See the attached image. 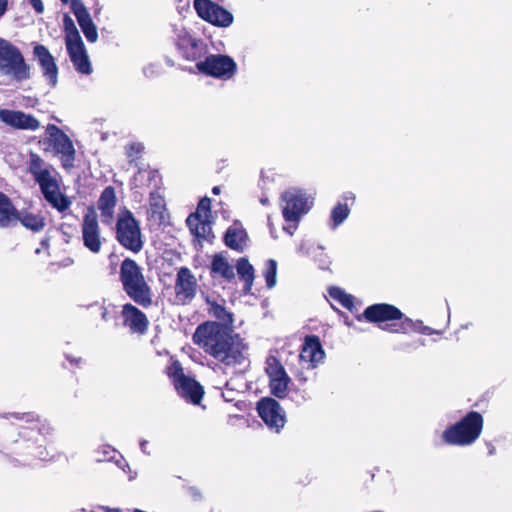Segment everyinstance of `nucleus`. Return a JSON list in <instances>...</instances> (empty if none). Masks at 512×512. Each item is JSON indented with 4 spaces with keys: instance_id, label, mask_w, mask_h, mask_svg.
Masks as SVG:
<instances>
[{
    "instance_id": "obj_1",
    "label": "nucleus",
    "mask_w": 512,
    "mask_h": 512,
    "mask_svg": "<svg viewBox=\"0 0 512 512\" xmlns=\"http://www.w3.org/2000/svg\"><path fill=\"white\" fill-rule=\"evenodd\" d=\"M212 313L220 322L200 324L193 334V342L226 366L247 367L248 346L233 330V315L220 305L213 306Z\"/></svg>"
},
{
    "instance_id": "obj_2",
    "label": "nucleus",
    "mask_w": 512,
    "mask_h": 512,
    "mask_svg": "<svg viewBox=\"0 0 512 512\" xmlns=\"http://www.w3.org/2000/svg\"><path fill=\"white\" fill-rule=\"evenodd\" d=\"M120 281L127 296L136 304L147 308L153 302V293L141 267L132 259L126 258L120 265Z\"/></svg>"
},
{
    "instance_id": "obj_3",
    "label": "nucleus",
    "mask_w": 512,
    "mask_h": 512,
    "mask_svg": "<svg viewBox=\"0 0 512 512\" xmlns=\"http://www.w3.org/2000/svg\"><path fill=\"white\" fill-rule=\"evenodd\" d=\"M483 426V416L477 411H470L459 421L448 426L443 431L441 438L445 444L450 446H471L479 439Z\"/></svg>"
},
{
    "instance_id": "obj_4",
    "label": "nucleus",
    "mask_w": 512,
    "mask_h": 512,
    "mask_svg": "<svg viewBox=\"0 0 512 512\" xmlns=\"http://www.w3.org/2000/svg\"><path fill=\"white\" fill-rule=\"evenodd\" d=\"M313 206V197L302 189L292 188L281 196L282 215L286 222L283 230L293 235L298 224Z\"/></svg>"
},
{
    "instance_id": "obj_5",
    "label": "nucleus",
    "mask_w": 512,
    "mask_h": 512,
    "mask_svg": "<svg viewBox=\"0 0 512 512\" xmlns=\"http://www.w3.org/2000/svg\"><path fill=\"white\" fill-rule=\"evenodd\" d=\"M0 74L17 82L31 77V68L19 48L3 38H0Z\"/></svg>"
},
{
    "instance_id": "obj_6",
    "label": "nucleus",
    "mask_w": 512,
    "mask_h": 512,
    "mask_svg": "<svg viewBox=\"0 0 512 512\" xmlns=\"http://www.w3.org/2000/svg\"><path fill=\"white\" fill-rule=\"evenodd\" d=\"M115 238L127 250L138 253L143 248L139 222L126 207H121L115 224Z\"/></svg>"
},
{
    "instance_id": "obj_7",
    "label": "nucleus",
    "mask_w": 512,
    "mask_h": 512,
    "mask_svg": "<svg viewBox=\"0 0 512 512\" xmlns=\"http://www.w3.org/2000/svg\"><path fill=\"white\" fill-rule=\"evenodd\" d=\"M168 376L171 378L177 393L193 405H200L204 389L195 379L187 376L178 361L168 367Z\"/></svg>"
},
{
    "instance_id": "obj_8",
    "label": "nucleus",
    "mask_w": 512,
    "mask_h": 512,
    "mask_svg": "<svg viewBox=\"0 0 512 512\" xmlns=\"http://www.w3.org/2000/svg\"><path fill=\"white\" fill-rule=\"evenodd\" d=\"M35 182L39 185L44 199L58 212L64 213L70 208L72 202L61 192V178L55 168L38 178Z\"/></svg>"
},
{
    "instance_id": "obj_9",
    "label": "nucleus",
    "mask_w": 512,
    "mask_h": 512,
    "mask_svg": "<svg viewBox=\"0 0 512 512\" xmlns=\"http://www.w3.org/2000/svg\"><path fill=\"white\" fill-rule=\"evenodd\" d=\"M173 40L181 56L188 61L200 59L206 52L204 42L192 34L182 23L172 25Z\"/></svg>"
},
{
    "instance_id": "obj_10",
    "label": "nucleus",
    "mask_w": 512,
    "mask_h": 512,
    "mask_svg": "<svg viewBox=\"0 0 512 512\" xmlns=\"http://www.w3.org/2000/svg\"><path fill=\"white\" fill-rule=\"evenodd\" d=\"M45 132L54 153L60 157L63 168H72L76 152L70 137L54 124H48Z\"/></svg>"
},
{
    "instance_id": "obj_11",
    "label": "nucleus",
    "mask_w": 512,
    "mask_h": 512,
    "mask_svg": "<svg viewBox=\"0 0 512 512\" xmlns=\"http://www.w3.org/2000/svg\"><path fill=\"white\" fill-rule=\"evenodd\" d=\"M197 69L206 75L222 80L231 79L237 71L236 62L227 55H209L203 61L196 63Z\"/></svg>"
},
{
    "instance_id": "obj_12",
    "label": "nucleus",
    "mask_w": 512,
    "mask_h": 512,
    "mask_svg": "<svg viewBox=\"0 0 512 512\" xmlns=\"http://www.w3.org/2000/svg\"><path fill=\"white\" fill-rule=\"evenodd\" d=\"M82 242L92 254H99L105 238L101 235L98 217L94 208H89L83 216L81 223Z\"/></svg>"
},
{
    "instance_id": "obj_13",
    "label": "nucleus",
    "mask_w": 512,
    "mask_h": 512,
    "mask_svg": "<svg viewBox=\"0 0 512 512\" xmlns=\"http://www.w3.org/2000/svg\"><path fill=\"white\" fill-rule=\"evenodd\" d=\"M362 317L370 323L378 324L380 329L388 332L386 327L401 322L403 313L394 305L377 303L366 307ZM358 319L360 320L361 316Z\"/></svg>"
},
{
    "instance_id": "obj_14",
    "label": "nucleus",
    "mask_w": 512,
    "mask_h": 512,
    "mask_svg": "<svg viewBox=\"0 0 512 512\" xmlns=\"http://www.w3.org/2000/svg\"><path fill=\"white\" fill-rule=\"evenodd\" d=\"M194 8L201 19L214 26L227 28L233 24V14L211 0H194Z\"/></svg>"
},
{
    "instance_id": "obj_15",
    "label": "nucleus",
    "mask_w": 512,
    "mask_h": 512,
    "mask_svg": "<svg viewBox=\"0 0 512 512\" xmlns=\"http://www.w3.org/2000/svg\"><path fill=\"white\" fill-rule=\"evenodd\" d=\"M265 371L269 377V388L275 397L284 398L287 395L291 381L281 362L274 356L266 359Z\"/></svg>"
},
{
    "instance_id": "obj_16",
    "label": "nucleus",
    "mask_w": 512,
    "mask_h": 512,
    "mask_svg": "<svg viewBox=\"0 0 512 512\" xmlns=\"http://www.w3.org/2000/svg\"><path fill=\"white\" fill-rule=\"evenodd\" d=\"M257 411L263 422L275 432H279L285 425V411L273 398H262L257 403Z\"/></svg>"
},
{
    "instance_id": "obj_17",
    "label": "nucleus",
    "mask_w": 512,
    "mask_h": 512,
    "mask_svg": "<svg viewBox=\"0 0 512 512\" xmlns=\"http://www.w3.org/2000/svg\"><path fill=\"white\" fill-rule=\"evenodd\" d=\"M197 290V280L192 272L187 267H181L176 276L174 286L175 301L178 304L186 305L190 303Z\"/></svg>"
},
{
    "instance_id": "obj_18",
    "label": "nucleus",
    "mask_w": 512,
    "mask_h": 512,
    "mask_svg": "<svg viewBox=\"0 0 512 512\" xmlns=\"http://www.w3.org/2000/svg\"><path fill=\"white\" fill-rule=\"evenodd\" d=\"M33 55L41 69L42 76L47 84L54 88L58 83V66L55 58L49 50L42 44H35Z\"/></svg>"
},
{
    "instance_id": "obj_19",
    "label": "nucleus",
    "mask_w": 512,
    "mask_h": 512,
    "mask_svg": "<svg viewBox=\"0 0 512 512\" xmlns=\"http://www.w3.org/2000/svg\"><path fill=\"white\" fill-rule=\"evenodd\" d=\"M325 358L320 339L317 336H307L302 346L299 359L303 368L314 369Z\"/></svg>"
},
{
    "instance_id": "obj_20",
    "label": "nucleus",
    "mask_w": 512,
    "mask_h": 512,
    "mask_svg": "<svg viewBox=\"0 0 512 512\" xmlns=\"http://www.w3.org/2000/svg\"><path fill=\"white\" fill-rule=\"evenodd\" d=\"M121 318L123 326L133 334H144L149 325L147 316L136 306L126 303L122 306Z\"/></svg>"
},
{
    "instance_id": "obj_21",
    "label": "nucleus",
    "mask_w": 512,
    "mask_h": 512,
    "mask_svg": "<svg viewBox=\"0 0 512 512\" xmlns=\"http://www.w3.org/2000/svg\"><path fill=\"white\" fill-rule=\"evenodd\" d=\"M0 120L19 130L35 131L40 127V122L33 115L18 110L1 109Z\"/></svg>"
},
{
    "instance_id": "obj_22",
    "label": "nucleus",
    "mask_w": 512,
    "mask_h": 512,
    "mask_svg": "<svg viewBox=\"0 0 512 512\" xmlns=\"http://www.w3.org/2000/svg\"><path fill=\"white\" fill-rule=\"evenodd\" d=\"M71 10L87 41L95 43L98 40L97 28L83 2L81 0H72Z\"/></svg>"
},
{
    "instance_id": "obj_23",
    "label": "nucleus",
    "mask_w": 512,
    "mask_h": 512,
    "mask_svg": "<svg viewBox=\"0 0 512 512\" xmlns=\"http://www.w3.org/2000/svg\"><path fill=\"white\" fill-rule=\"evenodd\" d=\"M117 206L116 191L112 186H107L101 193L97 208L100 212L101 222L106 226H111L115 220V209Z\"/></svg>"
},
{
    "instance_id": "obj_24",
    "label": "nucleus",
    "mask_w": 512,
    "mask_h": 512,
    "mask_svg": "<svg viewBox=\"0 0 512 512\" xmlns=\"http://www.w3.org/2000/svg\"><path fill=\"white\" fill-rule=\"evenodd\" d=\"M386 329L389 333L394 334H408L409 332H415L423 335L441 334V331L424 325L422 320H413L404 314L401 322L393 323L386 327Z\"/></svg>"
},
{
    "instance_id": "obj_25",
    "label": "nucleus",
    "mask_w": 512,
    "mask_h": 512,
    "mask_svg": "<svg viewBox=\"0 0 512 512\" xmlns=\"http://www.w3.org/2000/svg\"><path fill=\"white\" fill-rule=\"evenodd\" d=\"M66 48L75 69L85 75L91 74L92 66L83 41L67 45Z\"/></svg>"
},
{
    "instance_id": "obj_26",
    "label": "nucleus",
    "mask_w": 512,
    "mask_h": 512,
    "mask_svg": "<svg viewBox=\"0 0 512 512\" xmlns=\"http://www.w3.org/2000/svg\"><path fill=\"white\" fill-rule=\"evenodd\" d=\"M23 436L28 437V439L23 442V448L27 450L28 456L39 460H46L49 457V453L44 446V440L39 431H24Z\"/></svg>"
},
{
    "instance_id": "obj_27",
    "label": "nucleus",
    "mask_w": 512,
    "mask_h": 512,
    "mask_svg": "<svg viewBox=\"0 0 512 512\" xmlns=\"http://www.w3.org/2000/svg\"><path fill=\"white\" fill-rule=\"evenodd\" d=\"M225 244L236 251H243L247 245V234L241 223L234 222L225 233Z\"/></svg>"
},
{
    "instance_id": "obj_28",
    "label": "nucleus",
    "mask_w": 512,
    "mask_h": 512,
    "mask_svg": "<svg viewBox=\"0 0 512 512\" xmlns=\"http://www.w3.org/2000/svg\"><path fill=\"white\" fill-rule=\"evenodd\" d=\"M297 253L311 257L321 269H327L330 265V259L328 255L324 253V247L321 245L302 241L297 248Z\"/></svg>"
},
{
    "instance_id": "obj_29",
    "label": "nucleus",
    "mask_w": 512,
    "mask_h": 512,
    "mask_svg": "<svg viewBox=\"0 0 512 512\" xmlns=\"http://www.w3.org/2000/svg\"><path fill=\"white\" fill-rule=\"evenodd\" d=\"M210 273L213 278L221 277L226 281H232L235 278L234 267L223 254L213 256Z\"/></svg>"
},
{
    "instance_id": "obj_30",
    "label": "nucleus",
    "mask_w": 512,
    "mask_h": 512,
    "mask_svg": "<svg viewBox=\"0 0 512 512\" xmlns=\"http://www.w3.org/2000/svg\"><path fill=\"white\" fill-rule=\"evenodd\" d=\"M18 223V210L10 198L0 192V228H8Z\"/></svg>"
},
{
    "instance_id": "obj_31",
    "label": "nucleus",
    "mask_w": 512,
    "mask_h": 512,
    "mask_svg": "<svg viewBox=\"0 0 512 512\" xmlns=\"http://www.w3.org/2000/svg\"><path fill=\"white\" fill-rule=\"evenodd\" d=\"M53 168L54 167L50 163L46 162L38 154L30 153L29 159L27 161V170L32 175L34 181H36L41 176H44V174Z\"/></svg>"
},
{
    "instance_id": "obj_32",
    "label": "nucleus",
    "mask_w": 512,
    "mask_h": 512,
    "mask_svg": "<svg viewBox=\"0 0 512 512\" xmlns=\"http://www.w3.org/2000/svg\"><path fill=\"white\" fill-rule=\"evenodd\" d=\"M236 270L239 277L245 282L243 291L250 293L254 282V268L246 258H240L236 264Z\"/></svg>"
},
{
    "instance_id": "obj_33",
    "label": "nucleus",
    "mask_w": 512,
    "mask_h": 512,
    "mask_svg": "<svg viewBox=\"0 0 512 512\" xmlns=\"http://www.w3.org/2000/svg\"><path fill=\"white\" fill-rule=\"evenodd\" d=\"M18 222L33 232H39L45 227V219L39 213L18 211Z\"/></svg>"
},
{
    "instance_id": "obj_34",
    "label": "nucleus",
    "mask_w": 512,
    "mask_h": 512,
    "mask_svg": "<svg viewBox=\"0 0 512 512\" xmlns=\"http://www.w3.org/2000/svg\"><path fill=\"white\" fill-rule=\"evenodd\" d=\"M186 224L190 232L198 238H204L210 230L208 219H204L203 217L195 214H190L188 216Z\"/></svg>"
},
{
    "instance_id": "obj_35",
    "label": "nucleus",
    "mask_w": 512,
    "mask_h": 512,
    "mask_svg": "<svg viewBox=\"0 0 512 512\" xmlns=\"http://www.w3.org/2000/svg\"><path fill=\"white\" fill-rule=\"evenodd\" d=\"M149 207L152 217L164 219L166 203L163 194L159 190L152 191L149 195Z\"/></svg>"
},
{
    "instance_id": "obj_36",
    "label": "nucleus",
    "mask_w": 512,
    "mask_h": 512,
    "mask_svg": "<svg viewBox=\"0 0 512 512\" xmlns=\"http://www.w3.org/2000/svg\"><path fill=\"white\" fill-rule=\"evenodd\" d=\"M350 214V209L346 203H337L330 215V228L336 229L338 226H340L344 221L348 218Z\"/></svg>"
},
{
    "instance_id": "obj_37",
    "label": "nucleus",
    "mask_w": 512,
    "mask_h": 512,
    "mask_svg": "<svg viewBox=\"0 0 512 512\" xmlns=\"http://www.w3.org/2000/svg\"><path fill=\"white\" fill-rule=\"evenodd\" d=\"M328 295L334 302L346 309L350 310L353 307V297L339 287H330L328 289Z\"/></svg>"
},
{
    "instance_id": "obj_38",
    "label": "nucleus",
    "mask_w": 512,
    "mask_h": 512,
    "mask_svg": "<svg viewBox=\"0 0 512 512\" xmlns=\"http://www.w3.org/2000/svg\"><path fill=\"white\" fill-rule=\"evenodd\" d=\"M64 31H65V43L66 46L82 41L81 36L75 26L74 21L68 15L64 16L63 19Z\"/></svg>"
},
{
    "instance_id": "obj_39",
    "label": "nucleus",
    "mask_w": 512,
    "mask_h": 512,
    "mask_svg": "<svg viewBox=\"0 0 512 512\" xmlns=\"http://www.w3.org/2000/svg\"><path fill=\"white\" fill-rule=\"evenodd\" d=\"M263 276L266 281V286L271 289L277 283V262L273 259H269L265 263L263 270Z\"/></svg>"
},
{
    "instance_id": "obj_40",
    "label": "nucleus",
    "mask_w": 512,
    "mask_h": 512,
    "mask_svg": "<svg viewBox=\"0 0 512 512\" xmlns=\"http://www.w3.org/2000/svg\"><path fill=\"white\" fill-rule=\"evenodd\" d=\"M117 451L109 445H101L94 451V459L97 462L113 461Z\"/></svg>"
},
{
    "instance_id": "obj_41",
    "label": "nucleus",
    "mask_w": 512,
    "mask_h": 512,
    "mask_svg": "<svg viewBox=\"0 0 512 512\" xmlns=\"http://www.w3.org/2000/svg\"><path fill=\"white\" fill-rule=\"evenodd\" d=\"M211 210V200L208 197H204L200 200L195 215L201 216L204 219H209Z\"/></svg>"
},
{
    "instance_id": "obj_42",
    "label": "nucleus",
    "mask_w": 512,
    "mask_h": 512,
    "mask_svg": "<svg viewBox=\"0 0 512 512\" xmlns=\"http://www.w3.org/2000/svg\"><path fill=\"white\" fill-rule=\"evenodd\" d=\"M419 346H425V340L424 339H418L412 343L403 342L399 345V349L403 351H407L409 349H416Z\"/></svg>"
},
{
    "instance_id": "obj_43",
    "label": "nucleus",
    "mask_w": 512,
    "mask_h": 512,
    "mask_svg": "<svg viewBox=\"0 0 512 512\" xmlns=\"http://www.w3.org/2000/svg\"><path fill=\"white\" fill-rule=\"evenodd\" d=\"M143 150V145L140 143H132L127 146V154L132 157L134 154H138Z\"/></svg>"
},
{
    "instance_id": "obj_44",
    "label": "nucleus",
    "mask_w": 512,
    "mask_h": 512,
    "mask_svg": "<svg viewBox=\"0 0 512 512\" xmlns=\"http://www.w3.org/2000/svg\"><path fill=\"white\" fill-rule=\"evenodd\" d=\"M29 3L33 6L37 13H42L44 11L42 0H29Z\"/></svg>"
},
{
    "instance_id": "obj_45",
    "label": "nucleus",
    "mask_w": 512,
    "mask_h": 512,
    "mask_svg": "<svg viewBox=\"0 0 512 512\" xmlns=\"http://www.w3.org/2000/svg\"><path fill=\"white\" fill-rule=\"evenodd\" d=\"M139 446L142 453H144L145 455H151V451L149 449V442L147 440L141 439L139 441Z\"/></svg>"
},
{
    "instance_id": "obj_46",
    "label": "nucleus",
    "mask_w": 512,
    "mask_h": 512,
    "mask_svg": "<svg viewBox=\"0 0 512 512\" xmlns=\"http://www.w3.org/2000/svg\"><path fill=\"white\" fill-rule=\"evenodd\" d=\"M115 462H116V465L123 471H126V469L130 468L128 462L124 459L123 456H120V458L118 460H116Z\"/></svg>"
},
{
    "instance_id": "obj_47",
    "label": "nucleus",
    "mask_w": 512,
    "mask_h": 512,
    "mask_svg": "<svg viewBox=\"0 0 512 512\" xmlns=\"http://www.w3.org/2000/svg\"><path fill=\"white\" fill-rule=\"evenodd\" d=\"M66 359L73 365L75 366H79L81 364V358L80 357H75V356H71V355H66Z\"/></svg>"
},
{
    "instance_id": "obj_48",
    "label": "nucleus",
    "mask_w": 512,
    "mask_h": 512,
    "mask_svg": "<svg viewBox=\"0 0 512 512\" xmlns=\"http://www.w3.org/2000/svg\"><path fill=\"white\" fill-rule=\"evenodd\" d=\"M98 509L104 512H121L119 508H110L108 506H99Z\"/></svg>"
},
{
    "instance_id": "obj_49",
    "label": "nucleus",
    "mask_w": 512,
    "mask_h": 512,
    "mask_svg": "<svg viewBox=\"0 0 512 512\" xmlns=\"http://www.w3.org/2000/svg\"><path fill=\"white\" fill-rule=\"evenodd\" d=\"M101 317H102L103 320L108 321V313H107V310L105 308H103V312H102Z\"/></svg>"
},
{
    "instance_id": "obj_50",
    "label": "nucleus",
    "mask_w": 512,
    "mask_h": 512,
    "mask_svg": "<svg viewBox=\"0 0 512 512\" xmlns=\"http://www.w3.org/2000/svg\"><path fill=\"white\" fill-rule=\"evenodd\" d=\"M212 193H213L214 195H218V194H220V187H219V186H215V187H213V189H212Z\"/></svg>"
},
{
    "instance_id": "obj_51",
    "label": "nucleus",
    "mask_w": 512,
    "mask_h": 512,
    "mask_svg": "<svg viewBox=\"0 0 512 512\" xmlns=\"http://www.w3.org/2000/svg\"><path fill=\"white\" fill-rule=\"evenodd\" d=\"M260 203H261L262 205H267V204L269 203V200H268V198H267V197H262V198L260 199Z\"/></svg>"
},
{
    "instance_id": "obj_52",
    "label": "nucleus",
    "mask_w": 512,
    "mask_h": 512,
    "mask_svg": "<svg viewBox=\"0 0 512 512\" xmlns=\"http://www.w3.org/2000/svg\"><path fill=\"white\" fill-rule=\"evenodd\" d=\"M225 387L227 388L228 391H232L233 389L230 387V382H226L225 383Z\"/></svg>"
},
{
    "instance_id": "obj_53",
    "label": "nucleus",
    "mask_w": 512,
    "mask_h": 512,
    "mask_svg": "<svg viewBox=\"0 0 512 512\" xmlns=\"http://www.w3.org/2000/svg\"><path fill=\"white\" fill-rule=\"evenodd\" d=\"M223 397L225 398L226 401H231L232 400V398L227 397L225 393H223Z\"/></svg>"
},
{
    "instance_id": "obj_54",
    "label": "nucleus",
    "mask_w": 512,
    "mask_h": 512,
    "mask_svg": "<svg viewBox=\"0 0 512 512\" xmlns=\"http://www.w3.org/2000/svg\"><path fill=\"white\" fill-rule=\"evenodd\" d=\"M63 3L67 4V3H71L72 0H61Z\"/></svg>"
},
{
    "instance_id": "obj_55",
    "label": "nucleus",
    "mask_w": 512,
    "mask_h": 512,
    "mask_svg": "<svg viewBox=\"0 0 512 512\" xmlns=\"http://www.w3.org/2000/svg\"><path fill=\"white\" fill-rule=\"evenodd\" d=\"M40 252H41L40 248H38V249H36V250H35V253H36V254H39Z\"/></svg>"
}]
</instances>
